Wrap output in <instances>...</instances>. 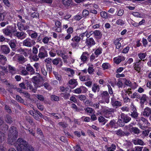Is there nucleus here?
Returning <instances> with one entry per match:
<instances>
[{
    "label": "nucleus",
    "mask_w": 151,
    "mask_h": 151,
    "mask_svg": "<svg viewBox=\"0 0 151 151\" xmlns=\"http://www.w3.org/2000/svg\"><path fill=\"white\" fill-rule=\"evenodd\" d=\"M147 97L146 96V95L143 94L141 97H140V99H139L140 100V103L143 104L147 101Z\"/></svg>",
    "instance_id": "obj_28"
},
{
    "label": "nucleus",
    "mask_w": 151,
    "mask_h": 151,
    "mask_svg": "<svg viewBox=\"0 0 151 151\" xmlns=\"http://www.w3.org/2000/svg\"><path fill=\"white\" fill-rule=\"evenodd\" d=\"M73 92L74 93L77 94H80L82 93V92L81 91V86L73 90Z\"/></svg>",
    "instance_id": "obj_45"
},
{
    "label": "nucleus",
    "mask_w": 151,
    "mask_h": 151,
    "mask_svg": "<svg viewBox=\"0 0 151 151\" xmlns=\"http://www.w3.org/2000/svg\"><path fill=\"white\" fill-rule=\"evenodd\" d=\"M61 59L60 58H57L53 60H52V62L54 65H57L59 63Z\"/></svg>",
    "instance_id": "obj_39"
},
{
    "label": "nucleus",
    "mask_w": 151,
    "mask_h": 151,
    "mask_svg": "<svg viewBox=\"0 0 151 151\" xmlns=\"http://www.w3.org/2000/svg\"><path fill=\"white\" fill-rule=\"evenodd\" d=\"M36 97L40 101H44L45 99L44 97L42 95H37Z\"/></svg>",
    "instance_id": "obj_51"
},
{
    "label": "nucleus",
    "mask_w": 151,
    "mask_h": 151,
    "mask_svg": "<svg viewBox=\"0 0 151 151\" xmlns=\"http://www.w3.org/2000/svg\"><path fill=\"white\" fill-rule=\"evenodd\" d=\"M16 99L19 101L21 103H23L24 102V100L22 99L21 97L18 95L16 96Z\"/></svg>",
    "instance_id": "obj_60"
},
{
    "label": "nucleus",
    "mask_w": 151,
    "mask_h": 151,
    "mask_svg": "<svg viewBox=\"0 0 151 151\" xmlns=\"http://www.w3.org/2000/svg\"><path fill=\"white\" fill-rule=\"evenodd\" d=\"M9 44L13 50H15V47L16 46V45L14 42L12 40H11L9 42Z\"/></svg>",
    "instance_id": "obj_33"
},
{
    "label": "nucleus",
    "mask_w": 151,
    "mask_h": 151,
    "mask_svg": "<svg viewBox=\"0 0 151 151\" xmlns=\"http://www.w3.org/2000/svg\"><path fill=\"white\" fill-rule=\"evenodd\" d=\"M85 104L87 106H93V103L91 101L88 100H86L85 101Z\"/></svg>",
    "instance_id": "obj_56"
},
{
    "label": "nucleus",
    "mask_w": 151,
    "mask_h": 151,
    "mask_svg": "<svg viewBox=\"0 0 151 151\" xmlns=\"http://www.w3.org/2000/svg\"><path fill=\"white\" fill-rule=\"evenodd\" d=\"M63 4L66 7L70 6L72 0H62Z\"/></svg>",
    "instance_id": "obj_34"
},
{
    "label": "nucleus",
    "mask_w": 151,
    "mask_h": 151,
    "mask_svg": "<svg viewBox=\"0 0 151 151\" xmlns=\"http://www.w3.org/2000/svg\"><path fill=\"white\" fill-rule=\"evenodd\" d=\"M88 56V54L86 52H83L81 56V60L83 62H85L87 60V57Z\"/></svg>",
    "instance_id": "obj_22"
},
{
    "label": "nucleus",
    "mask_w": 151,
    "mask_h": 151,
    "mask_svg": "<svg viewBox=\"0 0 151 151\" xmlns=\"http://www.w3.org/2000/svg\"><path fill=\"white\" fill-rule=\"evenodd\" d=\"M130 112L137 111L136 108L133 105V104H132L130 106Z\"/></svg>",
    "instance_id": "obj_62"
},
{
    "label": "nucleus",
    "mask_w": 151,
    "mask_h": 151,
    "mask_svg": "<svg viewBox=\"0 0 151 151\" xmlns=\"http://www.w3.org/2000/svg\"><path fill=\"white\" fill-rule=\"evenodd\" d=\"M5 138V134L4 133L0 131V142H2L4 141Z\"/></svg>",
    "instance_id": "obj_38"
},
{
    "label": "nucleus",
    "mask_w": 151,
    "mask_h": 151,
    "mask_svg": "<svg viewBox=\"0 0 151 151\" xmlns=\"http://www.w3.org/2000/svg\"><path fill=\"white\" fill-rule=\"evenodd\" d=\"M131 114H129V115H130L132 118H134L135 119H137L138 113L137 111L131 112Z\"/></svg>",
    "instance_id": "obj_27"
},
{
    "label": "nucleus",
    "mask_w": 151,
    "mask_h": 151,
    "mask_svg": "<svg viewBox=\"0 0 151 151\" xmlns=\"http://www.w3.org/2000/svg\"><path fill=\"white\" fill-rule=\"evenodd\" d=\"M4 109L8 113H11L12 111L9 106L7 105H5L4 107Z\"/></svg>",
    "instance_id": "obj_54"
},
{
    "label": "nucleus",
    "mask_w": 151,
    "mask_h": 151,
    "mask_svg": "<svg viewBox=\"0 0 151 151\" xmlns=\"http://www.w3.org/2000/svg\"><path fill=\"white\" fill-rule=\"evenodd\" d=\"M98 120L100 122H103V125L105 124L108 121L104 117L101 116L98 118Z\"/></svg>",
    "instance_id": "obj_30"
},
{
    "label": "nucleus",
    "mask_w": 151,
    "mask_h": 151,
    "mask_svg": "<svg viewBox=\"0 0 151 151\" xmlns=\"http://www.w3.org/2000/svg\"><path fill=\"white\" fill-rule=\"evenodd\" d=\"M140 60H139L138 62H136L134 65V69L139 72L141 68L140 65Z\"/></svg>",
    "instance_id": "obj_20"
},
{
    "label": "nucleus",
    "mask_w": 151,
    "mask_h": 151,
    "mask_svg": "<svg viewBox=\"0 0 151 151\" xmlns=\"http://www.w3.org/2000/svg\"><path fill=\"white\" fill-rule=\"evenodd\" d=\"M68 83L70 85H73L74 87L76 86L78 84L76 80L75 79H71L68 82Z\"/></svg>",
    "instance_id": "obj_31"
},
{
    "label": "nucleus",
    "mask_w": 151,
    "mask_h": 151,
    "mask_svg": "<svg viewBox=\"0 0 151 151\" xmlns=\"http://www.w3.org/2000/svg\"><path fill=\"white\" fill-rule=\"evenodd\" d=\"M31 16L33 18H37L39 17V15L38 13L37 12H33L31 14Z\"/></svg>",
    "instance_id": "obj_59"
},
{
    "label": "nucleus",
    "mask_w": 151,
    "mask_h": 151,
    "mask_svg": "<svg viewBox=\"0 0 151 151\" xmlns=\"http://www.w3.org/2000/svg\"><path fill=\"white\" fill-rule=\"evenodd\" d=\"M132 142L135 145H139L143 146L145 145L144 142L142 139L138 138L133 139Z\"/></svg>",
    "instance_id": "obj_15"
},
{
    "label": "nucleus",
    "mask_w": 151,
    "mask_h": 151,
    "mask_svg": "<svg viewBox=\"0 0 151 151\" xmlns=\"http://www.w3.org/2000/svg\"><path fill=\"white\" fill-rule=\"evenodd\" d=\"M116 123L117 125H118L120 127H123L125 125V123L123 120L121 118L120 119L119 118Z\"/></svg>",
    "instance_id": "obj_23"
},
{
    "label": "nucleus",
    "mask_w": 151,
    "mask_h": 151,
    "mask_svg": "<svg viewBox=\"0 0 151 151\" xmlns=\"http://www.w3.org/2000/svg\"><path fill=\"white\" fill-rule=\"evenodd\" d=\"M146 55V54L144 53L138 54L139 58L141 59L144 58Z\"/></svg>",
    "instance_id": "obj_63"
},
{
    "label": "nucleus",
    "mask_w": 151,
    "mask_h": 151,
    "mask_svg": "<svg viewBox=\"0 0 151 151\" xmlns=\"http://www.w3.org/2000/svg\"><path fill=\"white\" fill-rule=\"evenodd\" d=\"M123 58V57L120 56H119L118 58L115 61V63L117 64L119 63L122 60Z\"/></svg>",
    "instance_id": "obj_46"
},
{
    "label": "nucleus",
    "mask_w": 151,
    "mask_h": 151,
    "mask_svg": "<svg viewBox=\"0 0 151 151\" xmlns=\"http://www.w3.org/2000/svg\"><path fill=\"white\" fill-rule=\"evenodd\" d=\"M17 58L18 61L19 63H23L25 62V58L22 55H16L13 58V59L15 60V58Z\"/></svg>",
    "instance_id": "obj_13"
},
{
    "label": "nucleus",
    "mask_w": 151,
    "mask_h": 151,
    "mask_svg": "<svg viewBox=\"0 0 151 151\" xmlns=\"http://www.w3.org/2000/svg\"><path fill=\"white\" fill-rule=\"evenodd\" d=\"M150 130L149 129H147L143 130L142 131V134L144 136V137L147 136L150 132Z\"/></svg>",
    "instance_id": "obj_42"
},
{
    "label": "nucleus",
    "mask_w": 151,
    "mask_h": 151,
    "mask_svg": "<svg viewBox=\"0 0 151 151\" xmlns=\"http://www.w3.org/2000/svg\"><path fill=\"white\" fill-rule=\"evenodd\" d=\"M47 52L45 50H44L43 52H41L40 50L38 56L40 58H43L47 57Z\"/></svg>",
    "instance_id": "obj_19"
},
{
    "label": "nucleus",
    "mask_w": 151,
    "mask_h": 151,
    "mask_svg": "<svg viewBox=\"0 0 151 151\" xmlns=\"http://www.w3.org/2000/svg\"><path fill=\"white\" fill-rule=\"evenodd\" d=\"M151 114L150 108L147 107L145 108L143 111V115L145 117H148Z\"/></svg>",
    "instance_id": "obj_17"
},
{
    "label": "nucleus",
    "mask_w": 151,
    "mask_h": 151,
    "mask_svg": "<svg viewBox=\"0 0 151 151\" xmlns=\"http://www.w3.org/2000/svg\"><path fill=\"white\" fill-rule=\"evenodd\" d=\"M16 149L18 151H34V148L29 146L28 142L22 138H19L16 141Z\"/></svg>",
    "instance_id": "obj_1"
},
{
    "label": "nucleus",
    "mask_w": 151,
    "mask_h": 151,
    "mask_svg": "<svg viewBox=\"0 0 151 151\" xmlns=\"http://www.w3.org/2000/svg\"><path fill=\"white\" fill-rule=\"evenodd\" d=\"M3 1L6 6L9 7L11 5L8 0H3Z\"/></svg>",
    "instance_id": "obj_64"
},
{
    "label": "nucleus",
    "mask_w": 151,
    "mask_h": 151,
    "mask_svg": "<svg viewBox=\"0 0 151 151\" xmlns=\"http://www.w3.org/2000/svg\"><path fill=\"white\" fill-rule=\"evenodd\" d=\"M59 125L61 126L63 128H66L67 127L68 124L64 122H60L58 123Z\"/></svg>",
    "instance_id": "obj_55"
},
{
    "label": "nucleus",
    "mask_w": 151,
    "mask_h": 151,
    "mask_svg": "<svg viewBox=\"0 0 151 151\" xmlns=\"http://www.w3.org/2000/svg\"><path fill=\"white\" fill-rule=\"evenodd\" d=\"M8 66V69L9 72L12 74L15 73L16 71V69L15 68L10 65H9Z\"/></svg>",
    "instance_id": "obj_26"
},
{
    "label": "nucleus",
    "mask_w": 151,
    "mask_h": 151,
    "mask_svg": "<svg viewBox=\"0 0 151 151\" xmlns=\"http://www.w3.org/2000/svg\"><path fill=\"white\" fill-rule=\"evenodd\" d=\"M51 99L52 100L55 101H58L59 100V98L58 96L54 95H52L51 96Z\"/></svg>",
    "instance_id": "obj_50"
},
{
    "label": "nucleus",
    "mask_w": 151,
    "mask_h": 151,
    "mask_svg": "<svg viewBox=\"0 0 151 151\" xmlns=\"http://www.w3.org/2000/svg\"><path fill=\"white\" fill-rule=\"evenodd\" d=\"M5 121L8 123L11 124L13 121L11 117L9 115H6L5 119Z\"/></svg>",
    "instance_id": "obj_29"
},
{
    "label": "nucleus",
    "mask_w": 151,
    "mask_h": 151,
    "mask_svg": "<svg viewBox=\"0 0 151 151\" xmlns=\"http://www.w3.org/2000/svg\"><path fill=\"white\" fill-rule=\"evenodd\" d=\"M100 97L101 100L99 101V102L103 103L105 102L107 103H109L110 96L107 91H103L101 93Z\"/></svg>",
    "instance_id": "obj_4"
},
{
    "label": "nucleus",
    "mask_w": 151,
    "mask_h": 151,
    "mask_svg": "<svg viewBox=\"0 0 151 151\" xmlns=\"http://www.w3.org/2000/svg\"><path fill=\"white\" fill-rule=\"evenodd\" d=\"M102 49L101 48H99L97 49L95 51L94 53L95 55L98 56L99 54L101 53Z\"/></svg>",
    "instance_id": "obj_48"
},
{
    "label": "nucleus",
    "mask_w": 151,
    "mask_h": 151,
    "mask_svg": "<svg viewBox=\"0 0 151 151\" xmlns=\"http://www.w3.org/2000/svg\"><path fill=\"white\" fill-rule=\"evenodd\" d=\"M16 31V27L12 26H9L3 29V32L6 36L11 37L12 34Z\"/></svg>",
    "instance_id": "obj_3"
},
{
    "label": "nucleus",
    "mask_w": 151,
    "mask_h": 151,
    "mask_svg": "<svg viewBox=\"0 0 151 151\" xmlns=\"http://www.w3.org/2000/svg\"><path fill=\"white\" fill-rule=\"evenodd\" d=\"M101 16V17L105 18H107L108 17V14L105 11H102L100 13Z\"/></svg>",
    "instance_id": "obj_44"
},
{
    "label": "nucleus",
    "mask_w": 151,
    "mask_h": 151,
    "mask_svg": "<svg viewBox=\"0 0 151 151\" xmlns=\"http://www.w3.org/2000/svg\"><path fill=\"white\" fill-rule=\"evenodd\" d=\"M94 70L93 67V65H91V66L89 67L88 69V72L89 73L91 74L94 71Z\"/></svg>",
    "instance_id": "obj_52"
},
{
    "label": "nucleus",
    "mask_w": 151,
    "mask_h": 151,
    "mask_svg": "<svg viewBox=\"0 0 151 151\" xmlns=\"http://www.w3.org/2000/svg\"><path fill=\"white\" fill-rule=\"evenodd\" d=\"M116 24L118 25H122L124 24V22L121 19H119L116 21Z\"/></svg>",
    "instance_id": "obj_58"
},
{
    "label": "nucleus",
    "mask_w": 151,
    "mask_h": 151,
    "mask_svg": "<svg viewBox=\"0 0 151 151\" xmlns=\"http://www.w3.org/2000/svg\"><path fill=\"white\" fill-rule=\"evenodd\" d=\"M18 136V132L17 128L14 126L11 127L8 134V142L12 144L15 141Z\"/></svg>",
    "instance_id": "obj_2"
},
{
    "label": "nucleus",
    "mask_w": 151,
    "mask_h": 151,
    "mask_svg": "<svg viewBox=\"0 0 151 151\" xmlns=\"http://www.w3.org/2000/svg\"><path fill=\"white\" fill-rule=\"evenodd\" d=\"M14 35L19 39L22 40L27 37L26 33L23 32L16 31L14 33Z\"/></svg>",
    "instance_id": "obj_8"
},
{
    "label": "nucleus",
    "mask_w": 151,
    "mask_h": 151,
    "mask_svg": "<svg viewBox=\"0 0 151 151\" xmlns=\"http://www.w3.org/2000/svg\"><path fill=\"white\" fill-rule=\"evenodd\" d=\"M81 37L78 36H76L73 38L71 41L73 42L71 44V46L73 48H75L76 47H78L79 45V42L80 41Z\"/></svg>",
    "instance_id": "obj_6"
},
{
    "label": "nucleus",
    "mask_w": 151,
    "mask_h": 151,
    "mask_svg": "<svg viewBox=\"0 0 151 151\" xmlns=\"http://www.w3.org/2000/svg\"><path fill=\"white\" fill-rule=\"evenodd\" d=\"M106 128H116L117 127L116 121L114 119L111 120L109 123L106 125Z\"/></svg>",
    "instance_id": "obj_9"
},
{
    "label": "nucleus",
    "mask_w": 151,
    "mask_h": 151,
    "mask_svg": "<svg viewBox=\"0 0 151 151\" xmlns=\"http://www.w3.org/2000/svg\"><path fill=\"white\" fill-rule=\"evenodd\" d=\"M121 40V39L119 38L116 40L114 41V43L116 46L117 49H119L121 45V43L119 42Z\"/></svg>",
    "instance_id": "obj_25"
},
{
    "label": "nucleus",
    "mask_w": 151,
    "mask_h": 151,
    "mask_svg": "<svg viewBox=\"0 0 151 151\" xmlns=\"http://www.w3.org/2000/svg\"><path fill=\"white\" fill-rule=\"evenodd\" d=\"M100 88L99 86L97 85L96 83L93 84L92 88V91L94 92H96L97 91H99Z\"/></svg>",
    "instance_id": "obj_35"
},
{
    "label": "nucleus",
    "mask_w": 151,
    "mask_h": 151,
    "mask_svg": "<svg viewBox=\"0 0 151 151\" xmlns=\"http://www.w3.org/2000/svg\"><path fill=\"white\" fill-rule=\"evenodd\" d=\"M105 147L107 151H114L116 148V145L114 144H112L110 147H107V146L106 145Z\"/></svg>",
    "instance_id": "obj_24"
},
{
    "label": "nucleus",
    "mask_w": 151,
    "mask_h": 151,
    "mask_svg": "<svg viewBox=\"0 0 151 151\" xmlns=\"http://www.w3.org/2000/svg\"><path fill=\"white\" fill-rule=\"evenodd\" d=\"M110 66V65L107 63H103L102 65V67L104 69H107Z\"/></svg>",
    "instance_id": "obj_53"
},
{
    "label": "nucleus",
    "mask_w": 151,
    "mask_h": 151,
    "mask_svg": "<svg viewBox=\"0 0 151 151\" xmlns=\"http://www.w3.org/2000/svg\"><path fill=\"white\" fill-rule=\"evenodd\" d=\"M116 134L119 136H124V132L120 129L116 131Z\"/></svg>",
    "instance_id": "obj_37"
},
{
    "label": "nucleus",
    "mask_w": 151,
    "mask_h": 151,
    "mask_svg": "<svg viewBox=\"0 0 151 151\" xmlns=\"http://www.w3.org/2000/svg\"><path fill=\"white\" fill-rule=\"evenodd\" d=\"M86 43L87 45L90 47L95 45L96 43L93 39L92 37L86 38Z\"/></svg>",
    "instance_id": "obj_14"
},
{
    "label": "nucleus",
    "mask_w": 151,
    "mask_h": 151,
    "mask_svg": "<svg viewBox=\"0 0 151 151\" xmlns=\"http://www.w3.org/2000/svg\"><path fill=\"white\" fill-rule=\"evenodd\" d=\"M2 127H3V128L2 129V130H4V131H6L8 130L9 127L8 125H6L4 122V123H3L2 125Z\"/></svg>",
    "instance_id": "obj_57"
},
{
    "label": "nucleus",
    "mask_w": 151,
    "mask_h": 151,
    "mask_svg": "<svg viewBox=\"0 0 151 151\" xmlns=\"http://www.w3.org/2000/svg\"><path fill=\"white\" fill-rule=\"evenodd\" d=\"M141 120L143 122V124L144 125L146 124L148 126L149 125L150 123H149L148 120L145 118L143 117H141L140 120H139V122H140Z\"/></svg>",
    "instance_id": "obj_32"
},
{
    "label": "nucleus",
    "mask_w": 151,
    "mask_h": 151,
    "mask_svg": "<svg viewBox=\"0 0 151 151\" xmlns=\"http://www.w3.org/2000/svg\"><path fill=\"white\" fill-rule=\"evenodd\" d=\"M131 97L132 98H137L139 99H140V95L137 93H133L132 95L131 96Z\"/></svg>",
    "instance_id": "obj_40"
},
{
    "label": "nucleus",
    "mask_w": 151,
    "mask_h": 151,
    "mask_svg": "<svg viewBox=\"0 0 151 151\" xmlns=\"http://www.w3.org/2000/svg\"><path fill=\"white\" fill-rule=\"evenodd\" d=\"M94 35L96 38L99 40L101 38L102 34L100 31L96 30L94 31Z\"/></svg>",
    "instance_id": "obj_18"
},
{
    "label": "nucleus",
    "mask_w": 151,
    "mask_h": 151,
    "mask_svg": "<svg viewBox=\"0 0 151 151\" xmlns=\"http://www.w3.org/2000/svg\"><path fill=\"white\" fill-rule=\"evenodd\" d=\"M131 129L132 132L135 134L138 135L140 133L141 131L140 129L137 127H132Z\"/></svg>",
    "instance_id": "obj_21"
},
{
    "label": "nucleus",
    "mask_w": 151,
    "mask_h": 151,
    "mask_svg": "<svg viewBox=\"0 0 151 151\" xmlns=\"http://www.w3.org/2000/svg\"><path fill=\"white\" fill-rule=\"evenodd\" d=\"M116 111L113 108H108L105 109L103 111L104 116L106 118H109L112 116V114Z\"/></svg>",
    "instance_id": "obj_5"
},
{
    "label": "nucleus",
    "mask_w": 151,
    "mask_h": 151,
    "mask_svg": "<svg viewBox=\"0 0 151 151\" xmlns=\"http://www.w3.org/2000/svg\"><path fill=\"white\" fill-rule=\"evenodd\" d=\"M84 110L88 113L91 114L94 110L92 108L90 107H87L84 108Z\"/></svg>",
    "instance_id": "obj_43"
},
{
    "label": "nucleus",
    "mask_w": 151,
    "mask_h": 151,
    "mask_svg": "<svg viewBox=\"0 0 151 151\" xmlns=\"http://www.w3.org/2000/svg\"><path fill=\"white\" fill-rule=\"evenodd\" d=\"M1 49L2 52L5 54H8L10 52V48L6 45H1Z\"/></svg>",
    "instance_id": "obj_12"
},
{
    "label": "nucleus",
    "mask_w": 151,
    "mask_h": 151,
    "mask_svg": "<svg viewBox=\"0 0 151 151\" xmlns=\"http://www.w3.org/2000/svg\"><path fill=\"white\" fill-rule=\"evenodd\" d=\"M78 98L80 100L83 101L85 100L86 99V96L84 95H81L78 96Z\"/></svg>",
    "instance_id": "obj_49"
},
{
    "label": "nucleus",
    "mask_w": 151,
    "mask_h": 151,
    "mask_svg": "<svg viewBox=\"0 0 151 151\" xmlns=\"http://www.w3.org/2000/svg\"><path fill=\"white\" fill-rule=\"evenodd\" d=\"M120 118L123 120L125 123H127L129 122L131 119V118L124 113H122L120 115Z\"/></svg>",
    "instance_id": "obj_11"
},
{
    "label": "nucleus",
    "mask_w": 151,
    "mask_h": 151,
    "mask_svg": "<svg viewBox=\"0 0 151 151\" xmlns=\"http://www.w3.org/2000/svg\"><path fill=\"white\" fill-rule=\"evenodd\" d=\"M122 82L124 84L127 86H130L131 85V82L127 80L126 78H122Z\"/></svg>",
    "instance_id": "obj_36"
},
{
    "label": "nucleus",
    "mask_w": 151,
    "mask_h": 151,
    "mask_svg": "<svg viewBox=\"0 0 151 151\" xmlns=\"http://www.w3.org/2000/svg\"><path fill=\"white\" fill-rule=\"evenodd\" d=\"M111 102L112 105L114 107H116V108H117V107L122 106L121 102L116 100L114 97L111 98Z\"/></svg>",
    "instance_id": "obj_10"
},
{
    "label": "nucleus",
    "mask_w": 151,
    "mask_h": 151,
    "mask_svg": "<svg viewBox=\"0 0 151 151\" xmlns=\"http://www.w3.org/2000/svg\"><path fill=\"white\" fill-rule=\"evenodd\" d=\"M7 61L6 57L5 56L0 55V62L2 61L6 62Z\"/></svg>",
    "instance_id": "obj_47"
},
{
    "label": "nucleus",
    "mask_w": 151,
    "mask_h": 151,
    "mask_svg": "<svg viewBox=\"0 0 151 151\" xmlns=\"http://www.w3.org/2000/svg\"><path fill=\"white\" fill-rule=\"evenodd\" d=\"M54 75H55V77H56V79L59 81H60L61 80V76L59 75L58 73L56 72H53Z\"/></svg>",
    "instance_id": "obj_41"
},
{
    "label": "nucleus",
    "mask_w": 151,
    "mask_h": 151,
    "mask_svg": "<svg viewBox=\"0 0 151 151\" xmlns=\"http://www.w3.org/2000/svg\"><path fill=\"white\" fill-rule=\"evenodd\" d=\"M26 70L29 72L31 75L34 74L35 73V69L30 64H28L26 66Z\"/></svg>",
    "instance_id": "obj_16"
},
{
    "label": "nucleus",
    "mask_w": 151,
    "mask_h": 151,
    "mask_svg": "<svg viewBox=\"0 0 151 151\" xmlns=\"http://www.w3.org/2000/svg\"><path fill=\"white\" fill-rule=\"evenodd\" d=\"M82 14L83 16L86 17L89 15V12L88 10H83Z\"/></svg>",
    "instance_id": "obj_61"
},
{
    "label": "nucleus",
    "mask_w": 151,
    "mask_h": 151,
    "mask_svg": "<svg viewBox=\"0 0 151 151\" xmlns=\"http://www.w3.org/2000/svg\"><path fill=\"white\" fill-rule=\"evenodd\" d=\"M35 42L34 40L31 39L29 38H27L23 42L22 44L24 46L31 47L34 44Z\"/></svg>",
    "instance_id": "obj_7"
}]
</instances>
